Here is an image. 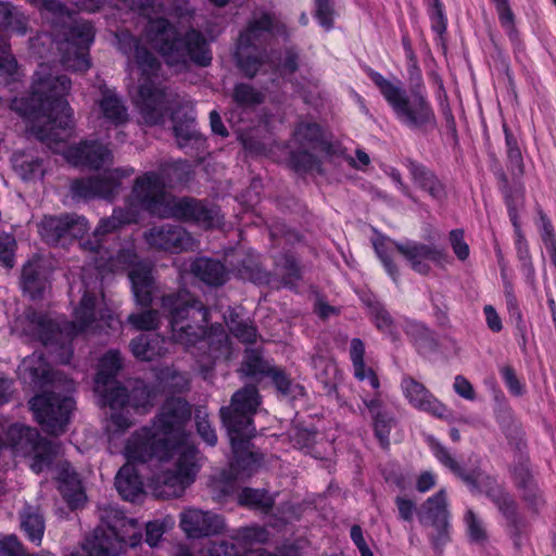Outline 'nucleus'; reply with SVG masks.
<instances>
[{"mask_svg":"<svg viewBox=\"0 0 556 556\" xmlns=\"http://www.w3.org/2000/svg\"><path fill=\"white\" fill-rule=\"evenodd\" d=\"M115 477L121 496L134 502L143 494V482L156 498H177L197 479L203 457L198 454H127Z\"/></svg>","mask_w":556,"mask_h":556,"instance_id":"f257e3e1","label":"nucleus"},{"mask_svg":"<svg viewBox=\"0 0 556 556\" xmlns=\"http://www.w3.org/2000/svg\"><path fill=\"white\" fill-rule=\"evenodd\" d=\"M402 47L408 61V72L412 77L416 74L418 80L409 92L400 80L392 83L370 67L366 74L392 110L396 121L415 134L427 135L437 128V115L424 85L418 60L408 35L402 37Z\"/></svg>","mask_w":556,"mask_h":556,"instance_id":"f03ea898","label":"nucleus"},{"mask_svg":"<svg viewBox=\"0 0 556 556\" xmlns=\"http://www.w3.org/2000/svg\"><path fill=\"white\" fill-rule=\"evenodd\" d=\"M191 405L182 397H167L150 426L135 430L123 452H199L189 444L187 424Z\"/></svg>","mask_w":556,"mask_h":556,"instance_id":"7ed1b4c3","label":"nucleus"},{"mask_svg":"<svg viewBox=\"0 0 556 556\" xmlns=\"http://www.w3.org/2000/svg\"><path fill=\"white\" fill-rule=\"evenodd\" d=\"M66 75H53L46 64H39L34 73L30 92L20 100L17 111L27 118H47L62 130L74 127L73 110L66 99L71 90Z\"/></svg>","mask_w":556,"mask_h":556,"instance_id":"20e7f679","label":"nucleus"},{"mask_svg":"<svg viewBox=\"0 0 556 556\" xmlns=\"http://www.w3.org/2000/svg\"><path fill=\"white\" fill-rule=\"evenodd\" d=\"M147 35L168 67H207L212 63L211 43L199 29L191 27L182 33L166 17H155L148 22Z\"/></svg>","mask_w":556,"mask_h":556,"instance_id":"39448f33","label":"nucleus"},{"mask_svg":"<svg viewBox=\"0 0 556 556\" xmlns=\"http://www.w3.org/2000/svg\"><path fill=\"white\" fill-rule=\"evenodd\" d=\"M160 308L175 342L195 346L210 336L211 311L191 292L181 290L162 295Z\"/></svg>","mask_w":556,"mask_h":556,"instance_id":"423d86ee","label":"nucleus"},{"mask_svg":"<svg viewBox=\"0 0 556 556\" xmlns=\"http://www.w3.org/2000/svg\"><path fill=\"white\" fill-rule=\"evenodd\" d=\"M350 359L352 362L354 377L359 380H368L369 386L376 391L372 399H364V405L367 407L374 426L375 437L382 450L389 448L390 432L395 427L396 420L393 410L380 399V380L376 371L365 364V343L359 338L351 340Z\"/></svg>","mask_w":556,"mask_h":556,"instance_id":"0eeeda50","label":"nucleus"},{"mask_svg":"<svg viewBox=\"0 0 556 556\" xmlns=\"http://www.w3.org/2000/svg\"><path fill=\"white\" fill-rule=\"evenodd\" d=\"M260 403L257 387L245 384L232 394L229 406L220 408V418L227 430L231 452H249L255 430L252 417Z\"/></svg>","mask_w":556,"mask_h":556,"instance_id":"6e6552de","label":"nucleus"},{"mask_svg":"<svg viewBox=\"0 0 556 556\" xmlns=\"http://www.w3.org/2000/svg\"><path fill=\"white\" fill-rule=\"evenodd\" d=\"M75 401L72 396L43 391L29 400V407L39 425L48 432L64 431Z\"/></svg>","mask_w":556,"mask_h":556,"instance_id":"1a4fd4ad","label":"nucleus"},{"mask_svg":"<svg viewBox=\"0 0 556 556\" xmlns=\"http://www.w3.org/2000/svg\"><path fill=\"white\" fill-rule=\"evenodd\" d=\"M94 27L90 22H75L65 31V40L59 47L63 66L85 73L91 66L90 47L94 40Z\"/></svg>","mask_w":556,"mask_h":556,"instance_id":"9d476101","label":"nucleus"},{"mask_svg":"<svg viewBox=\"0 0 556 556\" xmlns=\"http://www.w3.org/2000/svg\"><path fill=\"white\" fill-rule=\"evenodd\" d=\"M170 195L157 170L144 172L134 180L131 198L142 211L152 216L162 217Z\"/></svg>","mask_w":556,"mask_h":556,"instance_id":"9b49d317","label":"nucleus"},{"mask_svg":"<svg viewBox=\"0 0 556 556\" xmlns=\"http://www.w3.org/2000/svg\"><path fill=\"white\" fill-rule=\"evenodd\" d=\"M88 230L87 218L74 213L45 215L38 225L41 239L49 245L81 239Z\"/></svg>","mask_w":556,"mask_h":556,"instance_id":"f8f14e48","label":"nucleus"},{"mask_svg":"<svg viewBox=\"0 0 556 556\" xmlns=\"http://www.w3.org/2000/svg\"><path fill=\"white\" fill-rule=\"evenodd\" d=\"M218 210L205 200L193 197L170 195L169 202L161 218L175 219L181 223L193 224L205 229L214 226Z\"/></svg>","mask_w":556,"mask_h":556,"instance_id":"ddd939ff","label":"nucleus"},{"mask_svg":"<svg viewBox=\"0 0 556 556\" xmlns=\"http://www.w3.org/2000/svg\"><path fill=\"white\" fill-rule=\"evenodd\" d=\"M393 244L396 251L409 263L412 270L421 276H429L431 274L429 263L440 268H445L453 261L445 248L434 244L419 241H408L406 243L394 241Z\"/></svg>","mask_w":556,"mask_h":556,"instance_id":"4468645a","label":"nucleus"},{"mask_svg":"<svg viewBox=\"0 0 556 556\" xmlns=\"http://www.w3.org/2000/svg\"><path fill=\"white\" fill-rule=\"evenodd\" d=\"M419 521L426 527H431V542L437 551H442L450 541V522L447 510V498L444 489L429 497L420 507Z\"/></svg>","mask_w":556,"mask_h":556,"instance_id":"2eb2a0df","label":"nucleus"},{"mask_svg":"<svg viewBox=\"0 0 556 556\" xmlns=\"http://www.w3.org/2000/svg\"><path fill=\"white\" fill-rule=\"evenodd\" d=\"M263 464V454H233L228 466L211 477V486L227 495L235 482L248 480L262 468Z\"/></svg>","mask_w":556,"mask_h":556,"instance_id":"dca6fc26","label":"nucleus"},{"mask_svg":"<svg viewBox=\"0 0 556 556\" xmlns=\"http://www.w3.org/2000/svg\"><path fill=\"white\" fill-rule=\"evenodd\" d=\"M170 119L177 146L190 155H200L207 150V138L198 129L193 110H175Z\"/></svg>","mask_w":556,"mask_h":556,"instance_id":"f3484780","label":"nucleus"},{"mask_svg":"<svg viewBox=\"0 0 556 556\" xmlns=\"http://www.w3.org/2000/svg\"><path fill=\"white\" fill-rule=\"evenodd\" d=\"M99 513L100 526L104 527L108 532L125 540L130 547H136L141 542L142 534L136 519L127 518L123 510L112 504L100 506Z\"/></svg>","mask_w":556,"mask_h":556,"instance_id":"a211bd4d","label":"nucleus"},{"mask_svg":"<svg viewBox=\"0 0 556 556\" xmlns=\"http://www.w3.org/2000/svg\"><path fill=\"white\" fill-rule=\"evenodd\" d=\"M403 393L409 404L437 418L447 419L452 416L451 409L439 401L421 382L412 377H404L401 382Z\"/></svg>","mask_w":556,"mask_h":556,"instance_id":"6ab92c4d","label":"nucleus"},{"mask_svg":"<svg viewBox=\"0 0 556 556\" xmlns=\"http://www.w3.org/2000/svg\"><path fill=\"white\" fill-rule=\"evenodd\" d=\"M180 528L188 538L200 539L220 533L225 523L220 516L212 511L190 508L181 513Z\"/></svg>","mask_w":556,"mask_h":556,"instance_id":"aec40b11","label":"nucleus"},{"mask_svg":"<svg viewBox=\"0 0 556 556\" xmlns=\"http://www.w3.org/2000/svg\"><path fill=\"white\" fill-rule=\"evenodd\" d=\"M146 242L150 248L170 253H180L190 247V236L180 226H154L144 232Z\"/></svg>","mask_w":556,"mask_h":556,"instance_id":"412c9836","label":"nucleus"},{"mask_svg":"<svg viewBox=\"0 0 556 556\" xmlns=\"http://www.w3.org/2000/svg\"><path fill=\"white\" fill-rule=\"evenodd\" d=\"M139 111L149 126L163 125L165 123L167 106L164 101V92L156 88L152 80H143L139 86Z\"/></svg>","mask_w":556,"mask_h":556,"instance_id":"4be33fe9","label":"nucleus"},{"mask_svg":"<svg viewBox=\"0 0 556 556\" xmlns=\"http://www.w3.org/2000/svg\"><path fill=\"white\" fill-rule=\"evenodd\" d=\"M111 155V151L98 140H84L78 144L66 149L64 156L66 161L75 167H87L99 169L105 160Z\"/></svg>","mask_w":556,"mask_h":556,"instance_id":"5701e85b","label":"nucleus"},{"mask_svg":"<svg viewBox=\"0 0 556 556\" xmlns=\"http://www.w3.org/2000/svg\"><path fill=\"white\" fill-rule=\"evenodd\" d=\"M439 458L445 467L466 484L472 489H478L484 472L480 468V460L477 456L468 454H440Z\"/></svg>","mask_w":556,"mask_h":556,"instance_id":"b1692460","label":"nucleus"},{"mask_svg":"<svg viewBox=\"0 0 556 556\" xmlns=\"http://www.w3.org/2000/svg\"><path fill=\"white\" fill-rule=\"evenodd\" d=\"M127 545L125 540L98 526L86 538L83 549L86 551V556H118Z\"/></svg>","mask_w":556,"mask_h":556,"instance_id":"393cba45","label":"nucleus"},{"mask_svg":"<svg viewBox=\"0 0 556 556\" xmlns=\"http://www.w3.org/2000/svg\"><path fill=\"white\" fill-rule=\"evenodd\" d=\"M406 167L413 181L419 189L427 192L438 202H443L446 199L447 193L445 184L432 169L412 159L406 161Z\"/></svg>","mask_w":556,"mask_h":556,"instance_id":"a878e982","label":"nucleus"},{"mask_svg":"<svg viewBox=\"0 0 556 556\" xmlns=\"http://www.w3.org/2000/svg\"><path fill=\"white\" fill-rule=\"evenodd\" d=\"M58 471L59 490L72 508L81 506L86 501V494L78 473L66 462L55 466Z\"/></svg>","mask_w":556,"mask_h":556,"instance_id":"bb28decb","label":"nucleus"},{"mask_svg":"<svg viewBox=\"0 0 556 556\" xmlns=\"http://www.w3.org/2000/svg\"><path fill=\"white\" fill-rule=\"evenodd\" d=\"M11 452H53L50 442L42 440L37 429L24 426L13 425L8 431Z\"/></svg>","mask_w":556,"mask_h":556,"instance_id":"cd10ccee","label":"nucleus"},{"mask_svg":"<svg viewBox=\"0 0 556 556\" xmlns=\"http://www.w3.org/2000/svg\"><path fill=\"white\" fill-rule=\"evenodd\" d=\"M128 278L131 283V290L136 303L141 307H149L153 301V276L152 266L148 261H143L130 270Z\"/></svg>","mask_w":556,"mask_h":556,"instance_id":"c85d7f7f","label":"nucleus"},{"mask_svg":"<svg viewBox=\"0 0 556 556\" xmlns=\"http://www.w3.org/2000/svg\"><path fill=\"white\" fill-rule=\"evenodd\" d=\"M153 381L159 395H174L189 389L190 380L187 374L173 366L155 367L152 370Z\"/></svg>","mask_w":556,"mask_h":556,"instance_id":"c756f323","label":"nucleus"},{"mask_svg":"<svg viewBox=\"0 0 556 556\" xmlns=\"http://www.w3.org/2000/svg\"><path fill=\"white\" fill-rule=\"evenodd\" d=\"M271 12L264 11L258 17L248 21L245 27L240 30L236 45L243 47L262 48L265 35L271 31Z\"/></svg>","mask_w":556,"mask_h":556,"instance_id":"7c9ffc66","label":"nucleus"},{"mask_svg":"<svg viewBox=\"0 0 556 556\" xmlns=\"http://www.w3.org/2000/svg\"><path fill=\"white\" fill-rule=\"evenodd\" d=\"M135 222L134 216L122 208H115L109 218H102L93 231L94 241L87 240L84 245L96 253L103 249V237L115 232L124 225Z\"/></svg>","mask_w":556,"mask_h":556,"instance_id":"2f4dec72","label":"nucleus"},{"mask_svg":"<svg viewBox=\"0 0 556 556\" xmlns=\"http://www.w3.org/2000/svg\"><path fill=\"white\" fill-rule=\"evenodd\" d=\"M20 527L25 536L35 546H40L46 529V520L41 508L26 504L18 514Z\"/></svg>","mask_w":556,"mask_h":556,"instance_id":"473e14b6","label":"nucleus"},{"mask_svg":"<svg viewBox=\"0 0 556 556\" xmlns=\"http://www.w3.org/2000/svg\"><path fill=\"white\" fill-rule=\"evenodd\" d=\"M190 269L195 278L207 286L220 287L227 281L225 265L214 258L198 257L191 263Z\"/></svg>","mask_w":556,"mask_h":556,"instance_id":"72a5a7b5","label":"nucleus"},{"mask_svg":"<svg viewBox=\"0 0 556 556\" xmlns=\"http://www.w3.org/2000/svg\"><path fill=\"white\" fill-rule=\"evenodd\" d=\"M122 353L117 349L108 350L99 359L94 375V390L108 387L117 381V376L123 369Z\"/></svg>","mask_w":556,"mask_h":556,"instance_id":"f704fd0d","label":"nucleus"},{"mask_svg":"<svg viewBox=\"0 0 556 556\" xmlns=\"http://www.w3.org/2000/svg\"><path fill=\"white\" fill-rule=\"evenodd\" d=\"M233 58L243 77L253 79L265 64V50L235 43Z\"/></svg>","mask_w":556,"mask_h":556,"instance_id":"c9c22d12","label":"nucleus"},{"mask_svg":"<svg viewBox=\"0 0 556 556\" xmlns=\"http://www.w3.org/2000/svg\"><path fill=\"white\" fill-rule=\"evenodd\" d=\"M293 138L300 146L320 149L326 153L332 152V144L325 139L323 127L316 122L301 121L295 124Z\"/></svg>","mask_w":556,"mask_h":556,"instance_id":"e433bc0d","label":"nucleus"},{"mask_svg":"<svg viewBox=\"0 0 556 556\" xmlns=\"http://www.w3.org/2000/svg\"><path fill=\"white\" fill-rule=\"evenodd\" d=\"M100 93L98 105L103 118L115 126L125 124L128 121L127 108L116 91L104 85Z\"/></svg>","mask_w":556,"mask_h":556,"instance_id":"4c0bfd02","label":"nucleus"},{"mask_svg":"<svg viewBox=\"0 0 556 556\" xmlns=\"http://www.w3.org/2000/svg\"><path fill=\"white\" fill-rule=\"evenodd\" d=\"M157 172L164 179L166 189L185 187L195 175L193 165L187 160H176L161 164Z\"/></svg>","mask_w":556,"mask_h":556,"instance_id":"58836bf2","label":"nucleus"},{"mask_svg":"<svg viewBox=\"0 0 556 556\" xmlns=\"http://www.w3.org/2000/svg\"><path fill=\"white\" fill-rule=\"evenodd\" d=\"M134 173V168H114L104 174L94 175L97 199L113 201L119 193L122 179Z\"/></svg>","mask_w":556,"mask_h":556,"instance_id":"ea45409f","label":"nucleus"},{"mask_svg":"<svg viewBox=\"0 0 556 556\" xmlns=\"http://www.w3.org/2000/svg\"><path fill=\"white\" fill-rule=\"evenodd\" d=\"M404 332L419 354H428L438 349L435 332L424 323L406 320Z\"/></svg>","mask_w":556,"mask_h":556,"instance_id":"a19ab883","label":"nucleus"},{"mask_svg":"<svg viewBox=\"0 0 556 556\" xmlns=\"http://www.w3.org/2000/svg\"><path fill=\"white\" fill-rule=\"evenodd\" d=\"M164 341L154 333H141L129 342L134 357L141 362H151L163 354Z\"/></svg>","mask_w":556,"mask_h":556,"instance_id":"79ce46f5","label":"nucleus"},{"mask_svg":"<svg viewBox=\"0 0 556 556\" xmlns=\"http://www.w3.org/2000/svg\"><path fill=\"white\" fill-rule=\"evenodd\" d=\"M28 18L22 10L10 1L0 0V30L24 36Z\"/></svg>","mask_w":556,"mask_h":556,"instance_id":"37998d69","label":"nucleus"},{"mask_svg":"<svg viewBox=\"0 0 556 556\" xmlns=\"http://www.w3.org/2000/svg\"><path fill=\"white\" fill-rule=\"evenodd\" d=\"M74 328L84 332L97 320V296L90 291H85L78 305L74 308Z\"/></svg>","mask_w":556,"mask_h":556,"instance_id":"c03bdc74","label":"nucleus"},{"mask_svg":"<svg viewBox=\"0 0 556 556\" xmlns=\"http://www.w3.org/2000/svg\"><path fill=\"white\" fill-rule=\"evenodd\" d=\"M514 244L520 271L528 283H533L535 281L536 271L532 261L529 243L522 232L521 226L514 228Z\"/></svg>","mask_w":556,"mask_h":556,"instance_id":"a18cd8bd","label":"nucleus"},{"mask_svg":"<svg viewBox=\"0 0 556 556\" xmlns=\"http://www.w3.org/2000/svg\"><path fill=\"white\" fill-rule=\"evenodd\" d=\"M368 308L375 327L391 341L396 342L400 339V332L387 307L381 302L374 301L368 303Z\"/></svg>","mask_w":556,"mask_h":556,"instance_id":"49530a36","label":"nucleus"},{"mask_svg":"<svg viewBox=\"0 0 556 556\" xmlns=\"http://www.w3.org/2000/svg\"><path fill=\"white\" fill-rule=\"evenodd\" d=\"M128 405L135 409L152 407L154 401L160 396L154 381L147 382L143 379H136L131 389L128 390Z\"/></svg>","mask_w":556,"mask_h":556,"instance_id":"de8ad7c7","label":"nucleus"},{"mask_svg":"<svg viewBox=\"0 0 556 556\" xmlns=\"http://www.w3.org/2000/svg\"><path fill=\"white\" fill-rule=\"evenodd\" d=\"M27 319L35 326V334L43 345H50L56 341L60 327L48 315L34 311L27 315Z\"/></svg>","mask_w":556,"mask_h":556,"instance_id":"09e8293b","label":"nucleus"},{"mask_svg":"<svg viewBox=\"0 0 556 556\" xmlns=\"http://www.w3.org/2000/svg\"><path fill=\"white\" fill-rule=\"evenodd\" d=\"M22 287L33 300L42 298L47 280L37 264L28 262L22 268Z\"/></svg>","mask_w":556,"mask_h":556,"instance_id":"8fccbe9b","label":"nucleus"},{"mask_svg":"<svg viewBox=\"0 0 556 556\" xmlns=\"http://www.w3.org/2000/svg\"><path fill=\"white\" fill-rule=\"evenodd\" d=\"M275 264L281 273L282 285L289 289L295 288L302 279V269L296 256L290 251L285 252L275 260Z\"/></svg>","mask_w":556,"mask_h":556,"instance_id":"3c124183","label":"nucleus"},{"mask_svg":"<svg viewBox=\"0 0 556 556\" xmlns=\"http://www.w3.org/2000/svg\"><path fill=\"white\" fill-rule=\"evenodd\" d=\"M94 391L99 393V403L103 407L123 409L128 406V389L119 381H115L108 387H101L100 390Z\"/></svg>","mask_w":556,"mask_h":556,"instance_id":"603ef678","label":"nucleus"},{"mask_svg":"<svg viewBox=\"0 0 556 556\" xmlns=\"http://www.w3.org/2000/svg\"><path fill=\"white\" fill-rule=\"evenodd\" d=\"M232 102L242 110H253L265 101V94L248 83H237L231 93Z\"/></svg>","mask_w":556,"mask_h":556,"instance_id":"864d4df0","label":"nucleus"},{"mask_svg":"<svg viewBox=\"0 0 556 556\" xmlns=\"http://www.w3.org/2000/svg\"><path fill=\"white\" fill-rule=\"evenodd\" d=\"M227 326L230 333L241 343L254 344L257 341V328L249 319H242L235 311L229 313Z\"/></svg>","mask_w":556,"mask_h":556,"instance_id":"5fc2aeb1","label":"nucleus"},{"mask_svg":"<svg viewBox=\"0 0 556 556\" xmlns=\"http://www.w3.org/2000/svg\"><path fill=\"white\" fill-rule=\"evenodd\" d=\"M274 365L266 361L260 351L247 350L241 364V371L249 378L261 380L269 375Z\"/></svg>","mask_w":556,"mask_h":556,"instance_id":"6e6d98bb","label":"nucleus"},{"mask_svg":"<svg viewBox=\"0 0 556 556\" xmlns=\"http://www.w3.org/2000/svg\"><path fill=\"white\" fill-rule=\"evenodd\" d=\"M504 296L509 318L515 324L517 331L521 334L522 345L525 346L527 325L514 286L510 281H504Z\"/></svg>","mask_w":556,"mask_h":556,"instance_id":"4d7b16f0","label":"nucleus"},{"mask_svg":"<svg viewBox=\"0 0 556 556\" xmlns=\"http://www.w3.org/2000/svg\"><path fill=\"white\" fill-rule=\"evenodd\" d=\"M288 164L291 169L299 174H307L314 170L323 172L321 161L305 149L292 150L288 156Z\"/></svg>","mask_w":556,"mask_h":556,"instance_id":"13d9d810","label":"nucleus"},{"mask_svg":"<svg viewBox=\"0 0 556 556\" xmlns=\"http://www.w3.org/2000/svg\"><path fill=\"white\" fill-rule=\"evenodd\" d=\"M498 16V22L504 28L513 45L520 43V34L516 27V16L510 8L509 0H491Z\"/></svg>","mask_w":556,"mask_h":556,"instance_id":"bf43d9fd","label":"nucleus"},{"mask_svg":"<svg viewBox=\"0 0 556 556\" xmlns=\"http://www.w3.org/2000/svg\"><path fill=\"white\" fill-rule=\"evenodd\" d=\"M238 498L241 505L258 509L263 513H269L275 505L274 498L265 489L244 488Z\"/></svg>","mask_w":556,"mask_h":556,"instance_id":"052dcab7","label":"nucleus"},{"mask_svg":"<svg viewBox=\"0 0 556 556\" xmlns=\"http://www.w3.org/2000/svg\"><path fill=\"white\" fill-rule=\"evenodd\" d=\"M134 62L143 80H152L154 77H157L162 67L157 56L146 46L139 48L137 53L134 55Z\"/></svg>","mask_w":556,"mask_h":556,"instance_id":"680f3d73","label":"nucleus"},{"mask_svg":"<svg viewBox=\"0 0 556 556\" xmlns=\"http://www.w3.org/2000/svg\"><path fill=\"white\" fill-rule=\"evenodd\" d=\"M488 496L496 504L498 509L503 513L506 519L518 529L520 519L517 514V504L515 500L500 486L491 488L488 491Z\"/></svg>","mask_w":556,"mask_h":556,"instance_id":"e2e57ef3","label":"nucleus"},{"mask_svg":"<svg viewBox=\"0 0 556 556\" xmlns=\"http://www.w3.org/2000/svg\"><path fill=\"white\" fill-rule=\"evenodd\" d=\"M33 361H24V376L36 388H43L53 382V374L49 365L40 356L36 361L37 365H31Z\"/></svg>","mask_w":556,"mask_h":556,"instance_id":"0e129e2a","label":"nucleus"},{"mask_svg":"<svg viewBox=\"0 0 556 556\" xmlns=\"http://www.w3.org/2000/svg\"><path fill=\"white\" fill-rule=\"evenodd\" d=\"M143 261L134 248H122L114 256H110L109 266L112 271H127L128 274Z\"/></svg>","mask_w":556,"mask_h":556,"instance_id":"69168bd1","label":"nucleus"},{"mask_svg":"<svg viewBox=\"0 0 556 556\" xmlns=\"http://www.w3.org/2000/svg\"><path fill=\"white\" fill-rule=\"evenodd\" d=\"M16 72L17 61L11 52L10 41L0 35V76L8 84L14 80Z\"/></svg>","mask_w":556,"mask_h":556,"instance_id":"338daca9","label":"nucleus"},{"mask_svg":"<svg viewBox=\"0 0 556 556\" xmlns=\"http://www.w3.org/2000/svg\"><path fill=\"white\" fill-rule=\"evenodd\" d=\"M538 219L535 220V226L539 230L541 240L546 251L556 249V230L547 214L539 207L536 210Z\"/></svg>","mask_w":556,"mask_h":556,"instance_id":"774afa93","label":"nucleus"}]
</instances>
